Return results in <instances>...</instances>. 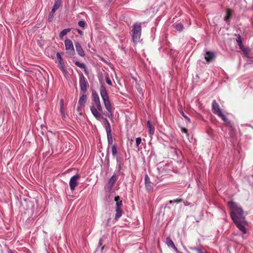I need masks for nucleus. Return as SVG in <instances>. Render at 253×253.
Masks as SVG:
<instances>
[{
	"mask_svg": "<svg viewBox=\"0 0 253 253\" xmlns=\"http://www.w3.org/2000/svg\"><path fill=\"white\" fill-rule=\"evenodd\" d=\"M62 5V0H54V3L52 9L57 10Z\"/></svg>",
	"mask_w": 253,
	"mask_h": 253,
	"instance_id": "4be33fe9",
	"label": "nucleus"
},
{
	"mask_svg": "<svg viewBox=\"0 0 253 253\" xmlns=\"http://www.w3.org/2000/svg\"><path fill=\"white\" fill-rule=\"evenodd\" d=\"M99 91L104 105L107 111L105 115L108 118H112L113 116L112 106L111 104L106 88L103 84L100 85Z\"/></svg>",
	"mask_w": 253,
	"mask_h": 253,
	"instance_id": "7ed1b4c3",
	"label": "nucleus"
},
{
	"mask_svg": "<svg viewBox=\"0 0 253 253\" xmlns=\"http://www.w3.org/2000/svg\"><path fill=\"white\" fill-rule=\"evenodd\" d=\"M81 178L80 175L76 174L72 176L69 181V186L72 191H74L78 184V180Z\"/></svg>",
	"mask_w": 253,
	"mask_h": 253,
	"instance_id": "0eeeda50",
	"label": "nucleus"
},
{
	"mask_svg": "<svg viewBox=\"0 0 253 253\" xmlns=\"http://www.w3.org/2000/svg\"><path fill=\"white\" fill-rule=\"evenodd\" d=\"M123 212V210L121 209V208H116V214L114 220L115 221H117L122 215Z\"/></svg>",
	"mask_w": 253,
	"mask_h": 253,
	"instance_id": "a211bd4d",
	"label": "nucleus"
},
{
	"mask_svg": "<svg viewBox=\"0 0 253 253\" xmlns=\"http://www.w3.org/2000/svg\"><path fill=\"white\" fill-rule=\"evenodd\" d=\"M117 180V177L115 174H113L109 179L108 181V185L107 186L109 191H111L112 190L113 187L114 186Z\"/></svg>",
	"mask_w": 253,
	"mask_h": 253,
	"instance_id": "9d476101",
	"label": "nucleus"
},
{
	"mask_svg": "<svg viewBox=\"0 0 253 253\" xmlns=\"http://www.w3.org/2000/svg\"><path fill=\"white\" fill-rule=\"evenodd\" d=\"M110 219L111 218H109L107 220V226H108L109 225V223L110 222Z\"/></svg>",
	"mask_w": 253,
	"mask_h": 253,
	"instance_id": "a18cd8bd",
	"label": "nucleus"
},
{
	"mask_svg": "<svg viewBox=\"0 0 253 253\" xmlns=\"http://www.w3.org/2000/svg\"><path fill=\"white\" fill-rule=\"evenodd\" d=\"M77 30L79 34L82 35L83 32L81 30L77 29Z\"/></svg>",
	"mask_w": 253,
	"mask_h": 253,
	"instance_id": "37998d69",
	"label": "nucleus"
},
{
	"mask_svg": "<svg viewBox=\"0 0 253 253\" xmlns=\"http://www.w3.org/2000/svg\"><path fill=\"white\" fill-rule=\"evenodd\" d=\"M144 181L146 190L149 192L152 191L153 187L151 185L150 179L147 174L145 175Z\"/></svg>",
	"mask_w": 253,
	"mask_h": 253,
	"instance_id": "9b49d317",
	"label": "nucleus"
},
{
	"mask_svg": "<svg viewBox=\"0 0 253 253\" xmlns=\"http://www.w3.org/2000/svg\"><path fill=\"white\" fill-rule=\"evenodd\" d=\"M166 243L167 245L170 247H174V244L173 242L169 237H167L166 239Z\"/></svg>",
	"mask_w": 253,
	"mask_h": 253,
	"instance_id": "a878e982",
	"label": "nucleus"
},
{
	"mask_svg": "<svg viewBox=\"0 0 253 253\" xmlns=\"http://www.w3.org/2000/svg\"><path fill=\"white\" fill-rule=\"evenodd\" d=\"M102 119H103L104 121V123L105 125V127L106 129V132H111L110 124L108 120L106 118H103V117Z\"/></svg>",
	"mask_w": 253,
	"mask_h": 253,
	"instance_id": "aec40b11",
	"label": "nucleus"
},
{
	"mask_svg": "<svg viewBox=\"0 0 253 253\" xmlns=\"http://www.w3.org/2000/svg\"><path fill=\"white\" fill-rule=\"evenodd\" d=\"M172 248L176 252H177L178 250L177 249V248L174 246V247H172Z\"/></svg>",
	"mask_w": 253,
	"mask_h": 253,
	"instance_id": "c03bdc74",
	"label": "nucleus"
},
{
	"mask_svg": "<svg viewBox=\"0 0 253 253\" xmlns=\"http://www.w3.org/2000/svg\"><path fill=\"white\" fill-rule=\"evenodd\" d=\"M105 80L108 84L112 86V82L110 79L109 78L108 73H107V75L105 76Z\"/></svg>",
	"mask_w": 253,
	"mask_h": 253,
	"instance_id": "2f4dec72",
	"label": "nucleus"
},
{
	"mask_svg": "<svg viewBox=\"0 0 253 253\" xmlns=\"http://www.w3.org/2000/svg\"><path fill=\"white\" fill-rule=\"evenodd\" d=\"M218 117H220L221 119L225 122L228 124L230 123V121L228 120L227 118L224 115L222 112L218 115Z\"/></svg>",
	"mask_w": 253,
	"mask_h": 253,
	"instance_id": "cd10ccee",
	"label": "nucleus"
},
{
	"mask_svg": "<svg viewBox=\"0 0 253 253\" xmlns=\"http://www.w3.org/2000/svg\"><path fill=\"white\" fill-rule=\"evenodd\" d=\"M174 200V203H177L183 201V199H181V198L176 199V200Z\"/></svg>",
	"mask_w": 253,
	"mask_h": 253,
	"instance_id": "58836bf2",
	"label": "nucleus"
},
{
	"mask_svg": "<svg viewBox=\"0 0 253 253\" xmlns=\"http://www.w3.org/2000/svg\"><path fill=\"white\" fill-rule=\"evenodd\" d=\"M169 203L170 204L174 203V200H170Z\"/></svg>",
	"mask_w": 253,
	"mask_h": 253,
	"instance_id": "49530a36",
	"label": "nucleus"
},
{
	"mask_svg": "<svg viewBox=\"0 0 253 253\" xmlns=\"http://www.w3.org/2000/svg\"><path fill=\"white\" fill-rule=\"evenodd\" d=\"M239 47H240V48L242 50V51L243 52H245V47L244 46V45H243V43L241 45H238Z\"/></svg>",
	"mask_w": 253,
	"mask_h": 253,
	"instance_id": "ea45409f",
	"label": "nucleus"
},
{
	"mask_svg": "<svg viewBox=\"0 0 253 253\" xmlns=\"http://www.w3.org/2000/svg\"><path fill=\"white\" fill-rule=\"evenodd\" d=\"M71 29L70 28H67L63 29L62 31H61L59 33V38L60 39H63V37L67 34L68 33L70 32Z\"/></svg>",
	"mask_w": 253,
	"mask_h": 253,
	"instance_id": "5701e85b",
	"label": "nucleus"
},
{
	"mask_svg": "<svg viewBox=\"0 0 253 253\" xmlns=\"http://www.w3.org/2000/svg\"><path fill=\"white\" fill-rule=\"evenodd\" d=\"M113 0H108V2H111Z\"/></svg>",
	"mask_w": 253,
	"mask_h": 253,
	"instance_id": "8fccbe9b",
	"label": "nucleus"
},
{
	"mask_svg": "<svg viewBox=\"0 0 253 253\" xmlns=\"http://www.w3.org/2000/svg\"><path fill=\"white\" fill-rule=\"evenodd\" d=\"M181 115L186 119L188 123L191 122L190 118L186 115L182 110H179Z\"/></svg>",
	"mask_w": 253,
	"mask_h": 253,
	"instance_id": "7c9ffc66",
	"label": "nucleus"
},
{
	"mask_svg": "<svg viewBox=\"0 0 253 253\" xmlns=\"http://www.w3.org/2000/svg\"><path fill=\"white\" fill-rule=\"evenodd\" d=\"M79 84L81 90L84 92H85L87 88V82L85 78L82 73L80 74Z\"/></svg>",
	"mask_w": 253,
	"mask_h": 253,
	"instance_id": "423d86ee",
	"label": "nucleus"
},
{
	"mask_svg": "<svg viewBox=\"0 0 253 253\" xmlns=\"http://www.w3.org/2000/svg\"><path fill=\"white\" fill-rule=\"evenodd\" d=\"M112 153L114 157L117 158L118 160V151L117 144H113L111 147Z\"/></svg>",
	"mask_w": 253,
	"mask_h": 253,
	"instance_id": "f3484780",
	"label": "nucleus"
},
{
	"mask_svg": "<svg viewBox=\"0 0 253 253\" xmlns=\"http://www.w3.org/2000/svg\"><path fill=\"white\" fill-rule=\"evenodd\" d=\"M147 126L148 128L149 134L150 136H152L154 133L155 127L152 125L150 121L148 120L147 122Z\"/></svg>",
	"mask_w": 253,
	"mask_h": 253,
	"instance_id": "ddd939ff",
	"label": "nucleus"
},
{
	"mask_svg": "<svg viewBox=\"0 0 253 253\" xmlns=\"http://www.w3.org/2000/svg\"><path fill=\"white\" fill-rule=\"evenodd\" d=\"M115 201H116V208H121L120 207L122 206V201L120 199L119 196L115 197Z\"/></svg>",
	"mask_w": 253,
	"mask_h": 253,
	"instance_id": "393cba45",
	"label": "nucleus"
},
{
	"mask_svg": "<svg viewBox=\"0 0 253 253\" xmlns=\"http://www.w3.org/2000/svg\"><path fill=\"white\" fill-rule=\"evenodd\" d=\"M232 16V10L228 8L226 10V16L224 18V20L228 24H230V19Z\"/></svg>",
	"mask_w": 253,
	"mask_h": 253,
	"instance_id": "4468645a",
	"label": "nucleus"
},
{
	"mask_svg": "<svg viewBox=\"0 0 253 253\" xmlns=\"http://www.w3.org/2000/svg\"><path fill=\"white\" fill-rule=\"evenodd\" d=\"M190 249L192 251L196 252L197 253H208L205 248L202 246L192 247H190Z\"/></svg>",
	"mask_w": 253,
	"mask_h": 253,
	"instance_id": "f8f14e48",
	"label": "nucleus"
},
{
	"mask_svg": "<svg viewBox=\"0 0 253 253\" xmlns=\"http://www.w3.org/2000/svg\"><path fill=\"white\" fill-rule=\"evenodd\" d=\"M56 11L55 10H54L52 8L51 11H50L49 16H48V21L49 22H52L53 19L54 14L55 12Z\"/></svg>",
	"mask_w": 253,
	"mask_h": 253,
	"instance_id": "c85d7f7f",
	"label": "nucleus"
},
{
	"mask_svg": "<svg viewBox=\"0 0 253 253\" xmlns=\"http://www.w3.org/2000/svg\"><path fill=\"white\" fill-rule=\"evenodd\" d=\"M181 132L182 133H186L187 136H189V134L188 133V130L186 128L183 127H181Z\"/></svg>",
	"mask_w": 253,
	"mask_h": 253,
	"instance_id": "c9c22d12",
	"label": "nucleus"
},
{
	"mask_svg": "<svg viewBox=\"0 0 253 253\" xmlns=\"http://www.w3.org/2000/svg\"><path fill=\"white\" fill-rule=\"evenodd\" d=\"M176 253H183L178 251L177 252H176Z\"/></svg>",
	"mask_w": 253,
	"mask_h": 253,
	"instance_id": "09e8293b",
	"label": "nucleus"
},
{
	"mask_svg": "<svg viewBox=\"0 0 253 253\" xmlns=\"http://www.w3.org/2000/svg\"><path fill=\"white\" fill-rule=\"evenodd\" d=\"M103 240L101 238L99 239V243H98V246H101L103 245Z\"/></svg>",
	"mask_w": 253,
	"mask_h": 253,
	"instance_id": "4c0bfd02",
	"label": "nucleus"
},
{
	"mask_svg": "<svg viewBox=\"0 0 253 253\" xmlns=\"http://www.w3.org/2000/svg\"><path fill=\"white\" fill-rule=\"evenodd\" d=\"M78 25H79V26H80L82 28H84L85 25H86V23L85 22L83 21V20H81L80 21H79L78 22Z\"/></svg>",
	"mask_w": 253,
	"mask_h": 253,
	"instance_id": "72a5a7b5",
	"label": "nucleus"
},
{
	"mask_svg": "<svg viewBox=\"0 0 253 253\" xmlns=\"http://www.w3.org/2000/svg\"><path fill=\"white\" fill-rule=\"evenodd\" d=\"M65 49L67 53L71 57L75 55V51L72 41L70 39H66L65 41Z\"/></svg>",
	"mask_w": 253,
	"mask_h": 253,
	"instance_id": "39448f33",
	"label": "nucleus"
},
{
	"mask_svg": "<svg viewBox=\"0 0 253 253\" xmlns=\"http://www.w3.org/2000/svg\"><path fill=\"white\" fill-rule=\"evenodd\" d=\"M107 133V136L108 139V143L109 145H112L113 144V138L111 134V132H108Z\"/></svg>",
	"mask_w": 253,
	"mask_h": 253,
	"instance_id": "bb28decb",
	"label": "nucleus"
},
{
	"mask_svg": "<svg viewBox=\"0 0 253 253\" xmlns=\"http://www.w3.org/2000/svg\"><path fill=\"white\" fill-rule=\"evenodd\" d=\"M74 63L77 66L83 69L85 73H87V68L84 63H80L78 61H74Z\"/></svg>",
	"mask_w": 253,
	"mask_h": 253,
	"instance_id": "412c9836",
	"label": "nucleus"
},
{
	"mask_svg": "<svg viewBox=\"0 0 253 253\" xmlns=\"http://www.w3.org/2000/svg\"><path fill=\"white\" fill-rule=\"evenodd\" d=\"M227 205L230 208V215L234 223L242 234H246L249 224L242 208L233 201L228 202Z\"/></svg>",
	"mask_w": 253,
	"mask_h": 253,
	"instance_id": "f257e3e1",
	"label": "nucleus"
},
{
	"mask_svg": "<svg viewBox=\"0 0 253 253\" xmlns=\"http://www.w3.org/2000/svg\"><path fill=\"white\" fill-rule=\"evenodd\" d=\"M87 100V96L85 94L82 95L79 100L78 104L80 106H84Z\"/></svg>",
	"mask_w": 253,
	"mask_h": 253,
	"instance_id": "dca6fc26",
	"label": "nucleus"
},
{
	"mask_svg": "<svg viewBox=\"0 0 253 253\" xmlns=\"http://www.w3.org/2000/svg\"><path fill=\"white\" fill-rule=\"evenodd\" d=\"M244 53L245 54V55L247 56H248V50L246 48H245V52H244Z\"/></svg>",
	"mask_w": 253,
	"mask_h": 253,
	"instance_id": "a19ab883",
	"label": "nucleus"
},
{
	"mask_svg": "<svg viewBox=\"0 0 253 253\" xmlns=\"http://www.w3.org/2000/svg\"><path fill=\"white\" fill-rule=\"evenodd\" d=\"M56 57L59 61V64H63V59L59 52H57L56 53Z\"/></svg>",
	"mask_w": 253,
	"mask_h": 253,
	"instance_id": "c756f323",
	"label": "nucleus"
},
{
	"mask_svg": "<svg viewBox=\"0 0 253 253\" xmlns=\"http://www.w3.org/2000/svg\"><path fill=\"white\" fill-rule=\"evenodd\" d=\"M172 26L177 31H182L184 28L183 25L181 23H175Z\"/></svg>",
	"mask_w": 253,
	"mask_h": 253,
	"instance_id": "b1692460",
	"label": "nucleus"
},
{
	"mask_svg": "<svg viewBox=\"0 0 253 253\" xmlns=\"http://www.w3.org/2000/svg\"><path fill=\"white\" fill-rule=\"evenodd\" d=\"M211 110L214 114L217 116L222 113L221 109L215 100L212 101Z\"/></svg>",
	"mask_w": 253,
	"mask_h": 253,
	"instance_id": "6e6552de",
	"label": "nucleus"
},
{
	"mask_svg": "<svg viewBox=\"0 0 253 253\" xmlns=\"http://www.w3.org/2000/svg\"><path fill=\"white\" fill-rule=\"evenodd\" d=\"M205 58L208 62H210L215 58V55L213 52L207 51L205 54Z\"/></svg>",
	"mask_w": 253,
	"mask_h": 253,
	"instance_id": "2eb2a0df",
	"label": "nucleus"
},
{
	"mask_svg": "<svg viewBox=\"0 0 253 253\" xmlns=\"http://www.w3.org/2000/svg\"><path fill=\"white\" fill-rule=\"evenodd\" d=\"M141 142V137H137L136 138V146L137 147H139V144Z\"/></svg>",
	"mask_w": 253,
	"mask_h": 253,
	"instance_id": "f704fd0d",
	"label": "nucleus"
},
{
	"mask_svg": "<svg viewBox=\"0 0 253 253\" xmlns=\"http://www.w3.org/2000/svg\"><path fill=\"white\" fill-rule=\"evenodd\" d=\"M75 46L77 53L81 57H84L85 56L84 51L83 50L81 44L78 42H75Z\"/></svg>",
	"mask_w": 253,
	"mask_h": 253,
	"instance_id": "1a4fd4ad",
	"label": "nucleus"
},
{
	"mask_svg": "<svg viewBox=\"0 0 253 253\" xmlns=\"http://www.w3.org/2000/svg\"><path fill=\"white\" fill-rule=\"evenodd\" d=\"M103 249H104V247L103 246V247H101V250L102 251L103 250Z\"/></svg>",
	"mask_w": 253,
	"mask_h": 253,
	"instance_id": "3c124183",
	"label": "nucleus"
},
{
	"mask_svg": "<svg viewBox=\"0 0 253 253\" xmlns=\"http://www.w3.org/2000/svg\"><path fill=\"white\" fill-rule=\"evenodd\" d=\"M236 42L238 45H241L242 44V41L241 37L240 35H237V38L236 39Z\"/></svg>",
	"mask_w": 253,
	"mask_h": 253,
	"instance_id": "473e14b6",
	"label": "nucleus"
},
{
	"mask_svg": "<svg viewBox=\"0 0 253 253\" xmlns=\"http://www.w3.org/2000/svg\"><path fill=\"white\" fill-rule=\"evenodd\" d=\"M60 113L61 114L62 117L63 119L66 118V115L64 110V103L63 99H61L60 101Z\"/></svg>",
	"mask_w": 253,
	"mask_h": 253,
	"instance_id": "6ab92c4d",
	"label": "nucleus"
},
{
	"mask_svg": "<svg viewBox=\"0 0 253 253\" xmlns=\"http://www.w3.org/2000/svg\"><path fill=\"white\" fill-rule=\"evenodd\" d=\"M132 41L134 43L137 42L141 36V25L140 23H135L132 27Z\"/></svg>",
	"mask_w": 253,
	"mask_h": 253,
	"instance_id": "20e7f679",
	"label": "nucleus"
},
{
	"mask_svg": "<svg viewBox=\"0 0 253 253\" xmlns=\"http://www.w3.org/2000/svg\"><path fill=\"white\" fill-rule=\"evenodd\" d=\"M81 106H80H80H78L77 107V111H78V112H80V111H81Z\"/></svg>",
	"mask_w": 253,
	"mask_h": 253,
	"instance_id": "79ce46f5",
	"label": "nucleus"
},
{
	"mask_svg": "<svg viewBox=\"0 0 253 253\" xmlns=\"http://www.w3.org/2000/svg\"><path fill=\"white\" fill-rule=\"evenodd\" d=\"M109 147L108 146V148H107V156H108L109 155Z\"/></svg>",
	"mask_w": 253,
	"mask_h": 253,
	"instance_id": "de8ad7c7",
	"label": "nucleus"
},
{
	"mask_svg": "<svg viewBox=\"0 0 253 253\" xmlns=\"http://www.w3.org/2000/svg\"><path fill=\"white\" fill-rule=\"evenodd\" d=\"M60 68L61 69V71L64 73H66V69H65L64 68V64H60Z\"/></svg>",
	"mask_w": 253,
	"mask_h": 253,
	"instance_id": "e433bc0d",
	"label": "nucleus"
},
{
	"mask_svg": "<svg viewBox=\"0 0 253 253\" xmlns=\"http://www.w3.org/2000/svg\"><path fill=\"white\" fill-rule=\"evenodd\" d=\"M93 102L90 106V111L93 116L97 120H100L102 116L99 112L102 111V107L101 105L99 96L96 91H93L92 93Z\"/></svg>",
	"mask_w": 253,
	"mask_h": 253,
	"instance_id": "f03ea898",
	"label": "nucleus"
}]
</instances>
